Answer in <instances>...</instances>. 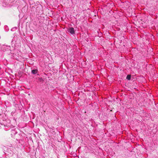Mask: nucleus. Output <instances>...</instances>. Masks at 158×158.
I'll return each mask as SVG.
<instances>
[{
    "mask_svg": "<svg viewBox=\"0 0 158 158\" xmlns=\"http://www.w3.org/2000/svg\"><path fill=\"white\" fill-rule=\"evenodd\" d=\"M16 131L14 130H12L11 131V135H15L17 133Z\"/></svg>",
    "mask_w": 158,
    "mask_h": 158,
    "instance_id": "4",
    "label": "nucleus"
},
{
    "mask_svg": "<svg viewBox=\"0 0 158 158\" xmlns=\"http://www.w3.org/2000/svg\"><path fill=\"white\" fill-rule=\"evenodd\" d=\"M68 31L71 34H73L75 33V31L73 27H70L68 29Z\"/></svg>",
    "mask_w": 158,
    "mask_h": 158,
    "instance_id": "2",
    "label": "nucleus"
},
{
    "mask_svg": "<svg viewBox=\"0 0 158 158\" xmlns=\"http://www.w3.org/2000/svg\"><path fill=\"white\" fill-rule=\"evenodd\" d=\"M38 72V69H33L31 70V73L33 74H36Z\"/></svg>",
    "mask_w": 158,
    "mask_h": 158,
    "instance_id": "3",
    "label": "nucleus"
},
{
    "mask_svg": "<svg viewBox=\"0 0 158 158\" xmlns=\"http://www.w3.org/2000/svg\"><path fill=\"white\" fill-rule=\"evenodd\" d=\"M126 79L128 80H130L131 79V76L130 75H128L127 76Z\"/></svg>",
    "mask_w": 158,
    "mask_h": 158,
    "instance_id": "5",
    "label": "nucleus"
},
{
    "mask_svg": "<svg viewBox=\"0 0 158 158\" xmlns=\"http://www.w3.org/2000/svg\"><path fill=\"white\" fill-rule=\"evenodd\" d=\"M4 28L6 31H8L9 30V27L7 26H4Z\"/></svg>",
    "mask_w": 158,
    "mask_h": 158,
    "instance_id": "6",
    "label": "nucleus"
},
{
    "mask_svg": "<svg viewBox=\"0 0 158 158\" xmlns=\"http://www.w3.org/2000/svg\"><path fill=\"white\" fill-rule=\"evenodd\" d=\"M11 47L10 46L3 45L2 48V50L3 51H8L10 50Z\"/></svg>",
    "mask_w": 158,
    "mask_h": 158,
    "instance_id": "1",
    "label": "nucleus"
}]
</instances>
